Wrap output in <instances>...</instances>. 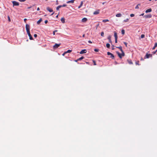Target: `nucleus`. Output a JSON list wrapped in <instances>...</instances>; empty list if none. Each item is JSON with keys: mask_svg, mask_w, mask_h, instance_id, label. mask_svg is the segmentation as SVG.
<instances>
[{"mask_svg": "<svg viewBox=\"0 0 157 157\" xmlns=\"http://www.w3.org/2000/svg\"><path fill=\"white\" fill-rule=\"evenodd\" d=\"M106 3V2H103V3H102V4L103 5H104V4L105 3Z\"/></svg>", "mask_w": 157, "mask_h": 157, "instance_id": "603ef678", "label": "nucleus"}, {"mask_svg": "<svg viewBox=\"0 0 157 157\" xmlns=\"http://www.w3.org/2000/svg\"><path fill=\"white\" fill-rule=\"evenodd\" d=\"M26 29V30L27 32H30V26L28 24H26L25 26Z\"/></svg>", "mask_w": 157, "mask_h": 157, "instance_id": "20e7f679", "label": "nucleus"}, {"mask_svg": "<svg viewBox=\"0 0 157 157\" xmlns=\"http://www.w3.org/2000/svg\"><path fill=\"white\" fill-rule=\"evenodd\" d=\"M57 32V30H55L53 31V35H55V33L56 32Z\"/></svg>", "mask_w": 157, "mask_h": 157, "instance_id": "e433bc0d", "label": "nucleus"}, {"mask_svg": "<svg viewBox=\"0 0 157 157\" xmlns=\"http://www.w3.org/2000/svg\"><path fill=\"white\" fill-rule=\"evenodd\" d=\"M144 13H142V14H140V16H143V15H144Z\"/></svg>", "mask_w": 157, "mask_h": 157, "instance_id": "09e8293b", "label": "nucleus"}, {"mask_svg": "<svg viewBox=\"0 0 157 157\" xmlns=\"http://www.w3.org/2000/svg\"><path fill=\"white\" fill-rule=\"evenodd\" d=\"M127 61L128 63L130 64H133L132 62L131 59H127Z\"/></svg>", "mask_w": 157, "mask_h": 157, "instance_id": "4468645a", "label": "nucleus"}, {"mask_svg": "<svg viewBox=\"0 0 157 157\" xmlns=\"http://www.w3.org/2000/svg\"><path fill=\"white\" fill-rule=\"evenodd\" d=\"M87 19L86 18L84 17L82 19V22H84L87 21Z\"/></svg>", "mask_w": 157, "mask_h": 157, "instance_id": "ddd939ff", "label": "nucleus"}, {"mask_svg": "<svg viewBox=\"0 0 157 157\" xmlns=\"http://www.w3.org/2000/svg\"><path fill=\"white\" fill-rule=\"evenodd\" d=\"M121 33H122V34L123 35H124V34L125 33V31H124V29H122V30H121Z\"/></svg>", "mask_w": 157, "mask_h": 157, "instance_id": "7c9ffc66", "label": "nucleus"}, {"mask_svg": "<svg viewBox=\"0 0 157 157\" xmlns=\"http://www.w3.org/2000/svg\"><path fill=\"white\" fill-rule=\"evenodd\" d=\"M87 51L86 49H83L80 52V54H82L85 53H86Z\"/></svg>", "mask_w": 157, "mask_h": 157, "instance_id": "6e6552de", "label": "nucleus"}, {"mask_svg": "<svg viewBox=\"0 0 157 157\" xmlns=\"http://www.w3.org/2000/svg\"><path fill=\"white\" fill-rule=\"evenodd\" d=\"M47 10L50 12H52L53 10L52 9L50 8L49 7H48L47 8Z\"/></svg>", "mask_w": 157, "mask_h": 157, "instance_id": "9b49d317", "label": "nucleus"}, {"mask_svg": "<svg viewBox=\"0 0 157 157\" xmlns=\"http://www.w3.org/2000/svg\"><path fill=\"white\" fill-rule=\"evenodd\" d=\"M27 33L28 34V35L29 36V39L30 40H33V37H32V36L30 34V32H27Z\"/></svg>", "mask_w": 157, "mask_h": 157, "instance_id": "9d476101", "label": "nucleus"}, {"mask_svg": "<svg viewBox=\"0 0 157 157\" xmlns=\"http://www.w3.org/2000/svg\"><path fill=\"white\" fill-rule=\"evenodd\" d=\"M42 21V19L41 18H40L37 22V23L38 24H40V23Z\"/></svg>", "mask_w": 157, "mask_h": 157, "instance_id": "a211bd4d", "label": "nucleus"}, {"mask_svg": "<svg viewBox=\"0 0 157 157\" xmlns=\"http://www.w3.org/2000/svg\"><path fill=\"white\" fill-rule=\"evenodd\" d=\"M109 20L108 19H104L102 20V22H106L109 21Z\"/></svg>", "mask_w": 157, "mask_h": 157, "instance_id": "393cba45", "label": "nucleus"}, {"mask_svg": "<svg viewBox=\"0 0 157 157\" xmlns=\"http://www.w3.org/2000/svg\"><path fill=\"white\" fill-rule=\"evenodd\" d=\"M114 36L115 37V39L117 38V33H116L115 32H114Z\"/></svg>", "mask_w": 157, "mask_h": 157, "instance_id": "412c9836", "label": "nucleus"}, {"mask_svg": "<svg viewBox=\"0 0 157 157\" xmlns=\"http://www.w3.org/2000/svg\"><path fill=\"white\" fill-rule=\"evenodd\" d=\"M111 37L110 36H109L108 37V39L109 40L110 42H112L111 40Z\"/></svg>", "mask_w": 157, "mask_h": 157, "instance_id": "5701e85b", "label": "nucleus"}, {"mask_svg": "<svg viewBox=\"0 0 157 157\" xmlns=\"http://www.w3.org/2000/svg\"><path fill=\"white\" fill-rule=\"evenodd\" d=\"M31 8V6H30V7H28L27 8L28 9H29Z\"/></svg>", "mask_w": 157, "mask_h": 157, "instance_id": "6e6d98bb", "label": "nucleus"}, {"mask_svg": "<svg viewBox=\"0 0 157 157\" xmlns=\"http://www.w3.org/2000/svg\"><path fill=\"white\" fill-rule=\"evenodd\" d=\"M143 60V59H142V58H141V60Z\"/></svg>", "mask_w": 157, "mask_h": 157, "instance_id": "e2e57ef3", "label": "nucleus"}, {"mask_svg": "<svg viewBox=\"0 0 157 157\" xmlns=\"http://www.w3.org/2000/svg\"><path fill=\"white\" fill-rule=\"evenodd\" d=\"M121 16V13H119L116 15V16L117 17H120Z\"/></svg>", "mask_w": 157, "mask_h": 157, "instance_id": "aec40b11", "label": "nucleus"}, {"mask_svg": "<svg viewBox=\"0 0 157 157\" xmlns=\"http://www.w3.org/2000/svg\"><path fill=\"white\" fill-rule=\"evenodd\" d=\"M61 21L63 23H64L65 22V18L64 17H62L61 19Z\"/></svg>", "mask_w": 157, "mask_h": 157, "instance_id": "2eb2a0df", "label": "nucleus"}, {"mask_svg": "<svg viewBox=\"0 0 157 157\" xmlns=\"http://www.w3.org/2000/svg\"><path fill=\"white\" fill-rule=\"evenodd\" d=\"M83 4V2L81 1L80 6L78 7V9L80 8L82 6Z\"/></svg>", "mask_w": 157, "mask_h": 157, "instance_id": "6ab92c4d", "label": "nucleus"}, {"mask_svg": "<svg viewBox=\"0 0 157 157\" xmlns=\"http://www.w3.org/2000/svg\"><path fill=\"white\" fill-rule=\"evenodd\" d=\"M117 48H119L120 49V51H121V52H123V50H122V46H120L119 47H116Z\"/></svg>", "mask_w": 157, "mask_h": 157, "instance_id": "dca6fc26", "label": "nucleus"}, {"mask_svg": "<svg viewBox=\"0 0 157 157\" xmlns=\"http://www.w3.org/2000/svg\"><path fill=\"white\" fill-rule=\"evenodd\" d=\"M149 1H151V0H149Z\"/></svg>", "mask_w": 157, "mask_h": 157, "instance_id": "774afa93", "label": "nucleus"}, {"mask_svg": "<svg viewBox=\"0 0 157 157\" xmlns=\"http://www.w3.org/2000/svg\"><path fill=\"white\" fill-rule=\"evenodd\" d=\"M100 10H97L95 11L94 13L93 14L94 15H97L99 13Z\"/></svg>", "mask_w": 157, "mask_h": 157, "instance_id": "1a4fd4ad", "label": "nucleus"}, {"mask_svg": "<svg viewBox=\"0 0 157 157\" xmlns=\"http://www.w3.org/2000/svg\"><path fill=\"white\" fill-rule=\"evenodd\" d=\"M112 50H114V48H112Z\"/></svg>", "mask_w": 157, "mask_h": 157, "instance_id": "680f3d73", "label": "nucleus"}, {"mask_svg": "<svg viewBox=\"0 0 157 157\" xmlns=\"http://www.w3.org/2000/svg\"><path fill=\"white\" fill-rule=\"evenodd\" d=\"M110 44L109 43H107L106 44V46L107 48H110Z\"/></svg>", "mask_w": 157, "mask_h": 157, "instance_id": "bb28decb", "label": "nucleus"}, {"mask_svg": "<svg viewBox=\"0 0 157 157\" xmlns=\"http://www.w3.org/2000/svg\"><path fill=\"white\" fill-rule=\"evenodd\" d=\"M156 12L157 13V10H156Z\"/></svg>", "mask_w": 157, "mask_h": 157, "instance_id": "69168bd1", "label": "nucleus"}, {"mask_svg": "<svg viewBox=\"0 0 157 157\" xmlns=\"http://www.w3.org/2000/svg\"><path fill=\"white\" fill-rule=\"evenodd\" d=\"M152 56V55L151 54H148L147 53L146 56H145L144 57V59L146 58H149L150 57H151Z\"/></svg>", "mask_w": 157, "mask_h": 157, "instance_id": "423d86ee", "label": "nucleus"}, {"mask_svg": "<svg viewBox=\"0 0 157 157\" xmlns=\"http://www.w3.org/2000/svg\"><path fill=\"white\" fill-rule=\"evenodd\" d=\"M75 0H71L69 1H68L67 2V3H73L74 2V1Z\"/></svg>", "mask_w": 157, "mask_h": 157, "instance_id": "f3484780", "label": "nucleus"}, {"mask_svg": "<svg viewBox=\"0 0 157 157\" xmlns=\"http://www.w3.org/2000/svg\"><path fill=\"white\" fill-rule=\"evenodd\" d=\"M86 63H87V64H88V63L87 62H86Z\"/></svg>", "mask_w": 157, "mask_h": 157, "instance_id": "0e129e2a", "label": "nucleus"}, {"mask_svg": "<svg viewBox=\"0 0 157 157\" xmlns=\"http://www.w3.org/2000/svg\"><path fill=\"white\" fill-rule=\"evenodd\" d=\"M34 36L35 37H37V35L36 34H34Z\"/></svg>", "mask_w": 157, "mask_h": 157, "instance_id": "37998d69", "label": "nucleus"}, {"mask_svg": "<svg viewBox=\"0 0 157 157\" xmlns=\"http://www.w3.org/2000/svg\"><path fill=\"white\" fill-rule=\"evenodd\" d=\"M48 22V21L47 20H46L44 22L45 24H47Z\"/></svg>", "mask_w": 157, "mask_h": 157, "instance_id": "a18cd8bd", "label": "nucleus"}, {"mask_svg": "<svg viewBox=\"0 0 157 157\" xmlns=\"http://www.w3.org/2000/svg\"><path fill=\"white\" fill-rule=\"evenodd\" d=\"M84 58V57L83 56H82V57H81L80 58L78 59H77V60H79V61L81 60L82 59H83Z\"/></svg>", "mask_w": 157, "mask_h": 157, "instance_id": "b1692460", "label": "nucleus"}, {"mask_svg": "<svg viewBox=\"0 0 157 157\" xmlns=\"http://www.w3.org/2000/svg\"><path fill=\"white\" fill-rule=\"evenodd\" d=\"M13 4V6H18L19 5V3L15 1H13L12 2Z\"/></svg>", "mask_w": 157, "mask_h": 157, "instance_id": "7ed1b4c3", "label": "nucleus"}, {"mask_svg": "<svg viewBox=\"0 0 157 157\" xmlns=\"http://www.w3.org/2000/svg\"><path fill=\"white\" fill-rule=\"evenodd\" d=\"M8 21H10V17L9 16H8Z\"/></svg>", "mask_w": 157, "mask_h": 157, "instance_id": "79ce46f5", "label": "nucleus"}, {"mask_svg": "<svg viewBox=\"0 0 157 157\" xmlns=\"http://www.w3.org/2000/svg\"><path fill=\"white\" fill-rule=\"evenodd\" d=\"M61 45V44H56L53 46V48L54 49H56L59 47Z\"/></svg>", "mask_w": 157, "mask_h": 157, "instance_id": "f03ea898", "label": "nucleus"}, {"mask_svg": "<svg viewBox=\"0 0 157 157\" xmlns=\"http://www.w3.org/2000/svg\"><path fill=\"white\" fill-rule=\"evenodd\" d=\"M99 26V24H98L97 26V28Z\"/></svg>", "mask_w": 157, "mask_h": 157, "instance_id": "bf43d9fd", "label": "nucleus"}, {"mask_svg": "<svg viewBox=\"0 0 157 157\" xmlns=\"http://www.w3.org/2000/svg\"><path fill=\"white\" fill-rule=\"evenodd\" d=\"M101 36H104V33L103 32H102L101 33Z\"/></svg>", "mask_w": 157, "mask_h": 157, "instance_id": "72a5a7b5", "label": "nucleus"}, {"mask_svg": "<svg viewBox=\"0 0 157 157\" xmlns=\"http://www.w3.org/2000/svg\"><path fill=\"white\" fill-rule=\"evenodd\" d=\"M60 6H61V7H65L67 6V5L66 4H63V5H60Z\"/></svg>", "mask_w": 157, "mask_h": 157, "instance_id": "f704fd0d", "label": "nucleus"}, {"mask_svg": "<svg viewBox=\"0 0 157 157\" xmlns=\"http://www.w3.org/2000/svg\"><path fill=\"white\" fill-rule=\"evenodd\" d=\"M152 11V9L151 8H150L146 10L145 11V12L146 13H148L149 12H150Z\"/></svg>", "mask_w": 157, "mask_h": 157, "instance_id": "f8f14e48", "label": "nucleus"}, {"mask_svg": "<svg viewBox=\"0 0 157 157\" xmlns=\"http://www.w3.org/2000/svg\"><path fill=\"white\" fill-rule=\"evenodd\" d=\"M129 20V19L127 18L126 19L124 20V22H127Z\"/></svg>", "mask_w": 157, "mask_h": 157, "instance_id": "c756f323", "label": "nucleus"}, {"mask_svg": "<svg viewBox=\"0 0 157 157\" xmlns=\"http://www.w3.org/2000/svg\"><path fill=\"white\" fill-rule=\"evenodd\" d=\"M157 51V50H156L154 52V54H155L156 52Z\"/></svg>", "mask_w": 157, "mask_h": 157, "instance_id": "864d4df0", "label": "nucleus"}, {"mask_svg": "<svg viewBox=\"0 0 157 157\" xmlns=\"http://www.w3.org/2000/svg\"><path fill=\"white\" fill-rule=\"evenodd\" d=\"M54 13V12L51 15H52Z\"/></svg>", "mask_w": 157, "mask_h": 157, "instance_id": "052dcab7", "label": "nucleus"}, {"mask_svg": "<svg viewBox=\"0 0 157 157\" xmlns=\"http://www.w3.org/2000/svg\"><path fill=\"white\" fill-rule=\"evenodd\" d=\"M20 2H24L26 1V0H18Z\"/></svg>", "mask_w": 157, "mask_h": 157, "instance_id": "ea45409f", "label": "nucleus"}, {"mask_svg": "<svg viewBox=\"0 0 157 157\" xmlns=\"http://www.w3.org/2000/svg\"><path fill=\"white\" fill-rule=\"evenodd\" d=\"M134 14H131L130 15V16L131 17H133L134 16Z\"/></svg>", "mask_w": 157, "mask_h": 157, "instance_id": "4c0bfd02", "label": "nucleus"}, {"mask_svg": "<svg viewBox=\"0 0 157 157\" xmlns=\"http://www.w3.org/2000/svg\"><path fill=\"white\" fill-rule=\"evenodd\" d=\"M117 38L115 39V42L116 43H117Z\"/></svg>", "mask_w": 157, "mask_h": 157, "instance_id": "c03bdc74", "label": "nucleus"}, {"mask_svg": "<svg viewBox=\"0 0 157 157\" xmlns=\"http://www.w3.org/2000/svg\"><path fill=\"white\" fill-rule=\"evenodd\" d=\"M94 51H95V52H98V49H95L94 50Z\"/></svg>", "mask_w": 157, "mask_h": 157, "instance_id": "a19ab883", "label": "nucleus"}, {"mask_svg": "<svg viewBox=\"0 0 157 157\" xmlns=\"http://www.w3.org/2000/svg\"><path fill=\"white\" fill-rule=\"evenodd\" d=\"M72 50H68L67 51L65 52V53H70L71 52Z\"/></svg>", "mask_w": 157, "mask_h": 157, "instance_id": "a878e982", "label": "nucleus"}, {"mask_svg": "<svg viewBox=\"0 0 157 157\" xmlns=\"http://www.w3.org/2000/svg\"><path fill=\"white\" fill-rule=\"evenodd\" d=\"M157 46V43H155V44L154 47L152 48V49L154 50L155 48Z\"/></svg>", "mask_w": 157, "mask_h": 157, "instance_id": "4be33fe9", "label": "nucleus"}, {"mask_svg": "<svg viewBox=\"0 0 157 157\" xmlns=\"http://www.w3.org/2000/svg\"><path fill=\"white\" fill-rule=\"evenodd\" d=\"M136 65H139V61H137V62H136Z\"/></svg>", "mask_w": 157, "mask_h": 157, "instance_id": "c9c22d12", "label": "nucleus"}, {"mask_svg": "<svg viewBox=\"0 0 157 157\" xmlns=\"http://www.w3.org/2000/svg\"><path fill=\"white\" fill-rule=\"evenodd\" d=\"M152 17V15L151 14H148L147 15H145L144 16V17L145 18H150Z\"/></svg>", "mask_w": 157, "mask_h": 157, "instance_id": "0eeeda50", "label": "nucleus"}, {"mask_svg": "<svg viewBox=\"0 0 157 157\" xmlns=\"http://www.w3.org/2000/svg\"><path fill=\"white\" fill-rule=\"evenodd\" d=\"M37 11H39L40 10V8L39 7H38L37 8Z\"/></svg>", "mask_w": 157, "mask_h": 157, "instance_id": "3c124183", "label": "nucleus"}, {"mask_svg": "<svg viewBox=\"0 0 157 157\" xmlns=\"http://www.w3.org/2000/svg\"><path fill=\"white\" fill-rule=\"evenodd\" d=\"M121 52L122 53L121 54L118 52H116V53L117 54L119 58L121 59L122 58L123 56H125V54L124 51Z\"/></svg>", "mask_w": 157, "mask_h": 157, "instance_id": "f257e3e1", "label": "nucleus"}, {"mask_svg": "<svg viewBox=\"0 0 157 157\" xmlns=\"http://www.w3.org/2000/svg\"><path fill=\"white\" fill-rule=\"evenodd\" d=\"M61 7V6H58L57 7H56V10H59V9Z\"/></svg>", "mask_w": 157, "mask_h": 157, "instance_id": "c85d7f7f", "label": "nucleus"}, {"mask_svg": "<svg viewBox=\"0 0 157 157\" xmlns=\"http://www.w3.org/2000/svg\"><path fill=\"white\" fill-rule=\"evenodd\" d=\"M88 42L89 43H90V44H91L92 43V42L90 40H89Z\"/></svg>", "mask_w": 157, "mask_h": 157, "instance_id": "de8ad7c7", "label": "nucleus"}, {"mask_svg": "<svg viewBox=\"0 0 157 157\" xmlns=\"http://www.w3.org/2000/svg\"><path fill=\"white\" fill-rule=\"evenodd\" d=\"M58 17V15H57L56 16V18H57V17Z\"/></svg>", "mask_w": 157, "mask_h": 157, "instance_id": "13d9d810", "label": "nucleus"}, {"mask_svg": "<svg viewBox=\"0 0 157 157\" xmlns=\"http://www.w3.org/2000/svg\"><path fill=\"white\" fill-rule=\"evenodd\" d=\"M66 53H65V52L63 53V54H62V55L63 56H64L65 54H66Z\"/></svg>", "mask_w": 157, "mask_h": 157, "instance_id": "8fccbe9b", "label": "nucleus"}, {"mask_svg": "<svg viewBox=\"0 0 157 157\" xmlns=\"http://www.w3.org/2000/svg\"><path fill=\"white\" fill-rule=\"evenodd\" d=\"M115 63H116V64H117V62H115Z\"/></svg>", "mask_w": 157, "mask_h": 157, "instance_id": "338daca9", "label": "nucleus"}, {"mask_svg": "<svg viewBox=\"0 0 157 157\" xmlns=\"http://www.w3.org/2000/svg\"><path fill=\"white\" fill-rule=\"evenodd\" d=\"M145 37V35L144 34H142L141 36V38H144Z\"/></svg>", "mask_w": 157, "mask_h": 157, "instance_id": "473e14b6", "label": "nucleus"}, {"mask_svg": "<svg viewBox=\"0 0 157 157\" xmlns=\"http://www.w3.org/2000/svg\"><path fill=\"white\" fill-rule=\"evenodd\" d=\"M124 43L125 44V46L126 47H127V43L126 42H124Z\"/></svg>", "mask_w": 157, "mask_h": 157, "instance_id": "58836bf2", "label": "nucleus"}, {"mask_svg": "<svg viewBox=\"0 0 157 157\" xmlns=\"http://www.w3.org/2000/svg\"><path fill=\"white\" fill-rule=\"evenodd\" d=\"M93 62L94 63V65H96V62H95V61L94 60H93Z\"/></svg>", "mask_w": 157, "mask_h": 157, "instance_id": "2f4dec72", "label": "nucleus"}, {"mask_svg": "<svg viewBox=\"0 0 157 157\" xmlns=\"http://www.w3.org/2000/svg\"><path fill=\"white\" fill-rule=\"evenodd\" d=\"M78 60H77H77H75V61L76 62H77L78 61Z\"/></svg>", "mask_w": 157, "mask_h": 157, "instance_id": "4d7b16f0", "label": "nucleus"}, {"mask_svg": "<svg viewBox=\"0 0 157 157\" xmlns=\"http://www.w3.org/2000/svg\"><path fill=\"white\" fill-rule=\"evenodd\" d=\"M140 4H138L135 7L136 9H138L139 8V6H140Z\"/></svg>", "mask_w": 157, "mask_h": 157, "instance_id": "cd10ccee", "label": "nucleus"}, {"mask_svg": "<svg viewBox=\"0 0 157 157\" xmlns=\"http://www.w3.org/2000/svg\"><path fill=\"white\" fill-rule=\"evenodd\" d=\"M27 20V19L26 18H25L24 19V21L25 23H26Z\"/></svg>", "mask_w": 157, "mask_h": 157, "instance_id": "49530a36", "label": "nucleus"}, {"mask_svg": "<svg viewBox=\"0 0 157 157\" xmlns=\"http://www.w3.org/2000/svg\"><path fill=\"white\" fill-rule=\"evenodd\" d=\"M107 55H110V58H112L113 59H114V56L113 55V54L110 53L109 52H108L107 53Z\"/></svg>", "mask_w": 157, "mask_h": 157, "instance_id": "39448f33", "label": "nucleus"}, {"mask_svg": "<svg viewBox=\"0 0 157 157\" xmlns=\"http://www.w3.org/2000/svg\"><path fill=\"white\" fill-rule=\"evenodd\" d=\"M85 34H83V35H82V37H85Z\"/></svg>", "mask_w": 157, "mask_h": 157, "instance_id": "5fc2aeb1", "label": "nucleus"}]
</instances>
